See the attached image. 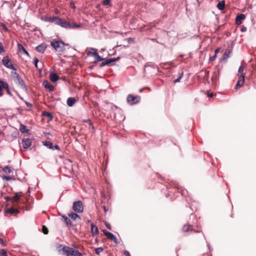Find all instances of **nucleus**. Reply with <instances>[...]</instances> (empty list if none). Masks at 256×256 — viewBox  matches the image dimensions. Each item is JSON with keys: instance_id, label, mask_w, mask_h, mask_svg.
I'll list each match as a JSON object with an SVG mask.
<instances>
[{"instance_id": "1", "label": "nucleus", "mask_w": 256, "mask_h": 256, "mask_svg": "<svg viewBox=\"0 0 256 256\" xmlns=\"http://www.w3.org/2000/svg\"><path fill=\"white\" fill-rule=\"evenodd\" d=\"M56 20V24L65 28H80L82 26V24H76L74 22H71L69 21H67L65 19L60 18H58Z\"/></svg>"}, {"instance_id": "2", "label": "nucleus", "mask_w": 256, "mask_h": 256, "mask_svg": "<svg viewBox=\"0 0 256 256\" xmlns=\"http://www.w3.org/2000/svg\"><path fill=\"white\" fill-rule=\"evenodd\" d=\"M51 46L58 52H63L65 50L64 46H68V44H65L62 40H53L50 42Z\"/></svg>"}, {"instance_id": "3", "label": "nucleus", "mask_w": 256, "mask_h": 256, "mask_svg": "<svg viewBox=\"0 0 256 256\" xmlns=\"http://www.w3.org/2000/svg\"><path fill=\"white\" fill-rule=\"evenodd\" d=\"M62 250L66 256H82L81 253L78 250L67 246H63Z\"/></svg>"}, {"instance_id": "4", "label": "nucleus", "mask_w": 256, "mask_h": 256, "mask_svg": "<svg viewBox=\"0 0 256 256\" xmlns=\"http://www.w3.org/2000/svg\"><path fill=\"white\" fill-rule=\"evenodd\" d=\"M2 62L3 65L6 68L16 70V68L12 63L11 60L9 58L8 56H6L3 57Z\"/></svg>"}, {"instance_id": "5", "label": "nucleus", "mask_w": 256, "mask_h": 256, "mask_svg": "<svg viewBox=\"0 0 256 256\" xmlns=\"http://www.w3.org/2000/svg\"><path fill=\"white\" fill-rule=\"evenodd\" d=\"M126 100L130 104L134 105L140 102V96H133L130 94L128 96Z\"/></svg>"}, {"instance_id": "6", "label": "nucleus", "mask_w": 256, "mask_h": 256, "mask_svg": "<svg viewBox=\"0 0 256 256\" xmlns=\"http://www.w3.org/2000/svg\"><path fill=\"white\" fill-rule=\"evenodd\" d=\"M72 208L76 212H82L84 210L82 202L80 200L74 202Z\"/></svg>"}, {"instance_id": "7", "label": "nucleus", "mask_w": 256, "mask_h": 256, "mask_svg": "<svg viewBox=\"0 0 256 256\" xmlns=\"http://www.w3.org/2000/svg\"><path fill=\"white\" fill-rule=\"evenodd\" d=\"M104 235L110 240H112L116 244H117V240L115 236L112 233L108 232L106 230H102Z\"/></svg>"}, {"instance_id": "8", "label": "nucleus", "mask_w": 256, "mask_h": 256, "mask_svg": "<svg viewBox=\"0 0 256 256\" xmlns=\"http://www.w3.org/2000/svg\"><path fill=\"white\" fill-rule=\"evenodd\" d=\"M244 74H242L238 77V80L236 85V88L238 89V88L242 86L244 82Z\"/></svg>"}, {"instance_id": "9", "label": "nucleus", "mask_w": 256, "mask_h": 256, "mask_svg": "<svg viewBox=\"0 0 256 256\" xmlns=\"http://www.w3.org/2000/svg\"><path fill=\"white\" fill-rule=\"evenodd\" d=\"M16 80H17L18 84L20 86V88L24 90H26V86L25 82L24 80L22 79L21 76L20 75L17 76V78H16Z\"/></svg>"}, {"instance_id": "10", "label": "nucleus", "mask_w": 256, "mask_h": 256, "mask_svg": "<svg viewBox=\"0 0 256 256\" xmlns=\"http://www.w3.org/2000/svg\"><path fill=\"white\" fill-rule=\"evenodd\" d=\"M90 50L92 51H94V56L95 58V60L94 61V63H96L98 62H101V61H102L104 60V58H102L101 56H100L98 54L97 52H96V50L94 48H90Z\"/></svg>"}, {"instance_id": "11", "label": "nucleus", "mask_w": 256, "mask_h": 256, "mask_svg": "<svg viewBox=\"0 0 256 256\" xmlns=\"http://www.w3.org/2000/svg\"><path fill=\"white\" fill-rule=\"evenodd\" d=\"M22 144L24 149L28 148L32 144V140L29 138L23 139L22 140Z\"/></svg>"}, {"instance_id": "12", "label": "nucleus", "mask_w": 256, "mask_h": 256, "mask_svg": "<svg viewBox=\"0 0 256 256\" xmlns=\"http://www.w3.org/2000/svg\"><path fill=\"white\" fill-rule=\"evenodd\" d=\"M182 230L184 232L194 231L195 232H201L200 230H194L192 228V226L189 225V224L184 225L183 226V228H182Z\"/></svg>"}, {"instance_id": "13", "label": "nucleus", "mask_w": 256, "mask_h": 256, "mask_svg": "<svg viewBox=\"0 0 256 256\" xmlns=\"http://www.w3.org/2000/svg\"><path fill=\"white\" fill-rule=\"evenodd\" d=\"M46 48V44L42 43V44L38 45V46H37L36 48V50L38 52L43 54L45 52Z\"/></svg>"}, {"instance_id": "14", "label": "nucleus", "mask_w": 256, "mask_h": 256, "mask_svg": "<svg viewBox=\"0 0 256 256\" xmlns=\"http://www.w3.org/2000/svg\"><path fill=\"white\" fill-rule=\"evenodd\" d=\"M245 15L244 14H240L238 15L236 18V24L238 25H240L242 23V21L245 18Z\"/></svg>"}, {"instance_id": "15", "label": "nucleus", "mask_w": 256, "mask_h": 256, "mask_svg": "<svg viewBox=\"0 0 256 256\" xmlns=\"http://www.w3.org/2000/svg\"><path fill=\"white\" fill-rule=\"evenodd\" d=\"M50 78L52 82H55L58 81L60 78V77L56 74L53 72H51L50 74Z\"/></svg>"}, {"instance_id": "16", "label": "nucleus", "mask_w": 256, "mask_h": 256, "mask_svg": "<svg viewBox=\"0 0 256 256\" xmlns=\"http://www.w3.org/2000/svg\"><path fill=\"white\" fill-rule=\"evenodd\" d=\"M68 215L70 218L76 222H80L81 220L80 217L74 212H71L69 213Z\"/></svg>"}, {"instance_id": "17", "label": "nucleus", "mask_w": 256, "mask_h": 256, "mask_svg": "<svg viewBox=\"0 0 256 256\" xmlns=\"http://www.w3.org/2000/svg\"><path fill=\"white\" fill-rule=\"evenodd\" d=\"M44 86L45 88L48 89L49 91L52 92L54 90V86L50 84L48 80H44L43 82Z\"/></svg>"}, {"instance_id": "18", "label": "nucleus", "mask_w": 256, "mask_h": 256, "mask_svg": "<svg viewBox=\"0 0 256 256\" xmlns=\"http://www.w3.org/2000/svg\"><path fill=\"white\" fill-rule=\"evenodd\" d=\"M116 62L115 59H110V58L106 59L100 64V66L103 67L106 65H110V64L112 62Z\"/></svg>"}, {"instance_id": "19", "label": "nucleus", "mask_w": 256, "mask_h": 256, "mask_svg": "<svg viewBox=\"0 0 256 256\" xmlns=\"http://www.w3.org/2000/svg\"><path fill=\"white\" fill-rule=\"evenodd\" d=\"M76 100L75 98L70 97L67 99L66 103L68 106H72L76 102Z\"/></svg>"}, {"instance_id": "20", "label": "nucleus", "mask_w": 256, "mask_h": 256, "mask_svg": "<svg viewBox=\"0 0 256 256\" xmlns=\"http://www.w3.org/2000/svg\"><path fill=\"white\" fill-rule=\"evenodd\" d=\"M18 48L20 52H22L26 54L27 56H30V54L26 48L20 44H18Z\"/></svg>"}, {"instance_id": "21", "label": "nucleus", "mask_w": 256, "mask_h": 256, "mask_svg": "<svg viewBox=\"0 0 256 256\" xmlns=\"http://www.w3.org/2000/svg\"><path fill=\"white\" fill-rule=\"evenodd\" d=\"M91 232L93 236L96 235L98 233V228L93 224H90Z\"/></svg>"}, {"instance_id": "22", "label": "nucleus", "mask_w": 256, "mask_h": 256, "mask_svg": "<svg viewBox=\"0 0 256 256\" xmlns=\"http://www.w3.org/2000/svg\"><path fill=\"white\" fill-rule=\"evenodd\" d=\"M58 16L46 17L44 18V20L50 22H54L56 24Z\"/></svg>"}, {"instance_id": "23", "label": "nucleus", "mask_w": 256, "mask_h": 256, "mask_svg": "<svg viewBox=\"0 0 256 256\" xmlns=\"http://www.w3.org/2000/svg\"><path fill=\"white\" fill-rule=\"evenodd\" d=\"M42 144H43L44 146H46L48 148L50 149H52V150L53 149V145L54 144L52 142H51L50 141L46 140V141H43Z\"/></svg>"}, {"instance_id": "24", "label": "nucleus", "mask_w": 256, "mask_h": 256, "mask_svg": "<svg viewBox=\"0 0 256 256\" xmlns=\"http://www.w3.org/2000/svg\"><path fill=\"white\" fill-rule=\"evenodd\" d=\"M6 213H10L12 214H16L19 212V210L17 209L11 208H7L6 210Z\"/></svg>"}, {"instance_id": "25", "label": "nucleus", "mask_w": 256, "mask_h": 256, "mask_svg": "<svg viewBox=\"0 0 256 256\" xmlns=\"http://www.w3.org/2000/svg\"><path fill=\"white\" fill-rule=\"evenodd\" d=\"M62 218L64 219V220L65 222L66 223V225L68 226H72V224L70 218H68L67 216H62Z\"/></svg>"}, {"instance_id": "26", "label": "nucleus", "mask_w": 256, "mask_h": 256, "mask_svg": "<svg viewBox=\"0 0 256 256\" xmlns=\"http://www.w3.org/2000/svg\"><path fill=\"white\" fill-rule=\"evenodd\" d=\"M2 86L3 88H5L6 90V92L8 93V94H9L10 96L12 95L9 88V86L8 83H6V82H2Z\"/></svg>"}, {"instance_id": "27", "label": "nucleus", "mask_w": 256, "mask_h": 256, "mask_svg": "<svg viewBox=\"0 0 256 256\" xmlns=\"http://www.w3.org/2000/svg\"><path fill=\"white\" fill-rule=\"evenodd\" d=\"M225 7V2L224 0H222L219 2L217 4V8L220 10H223Z\"/></svg>"}, {"instance_id": "28", "label": "nucleus", "mask_w": 256, "mask_h": 256, "mask_svg": "<svg viewBox=\"0 0 256 256\" xmlns=\"http://www.w3.org/2000/svg\"><path fill=\"white\" fill-rule=\"evenodd\" d=\"M20 130L22 133H28V130L22 124H20Z\"/></svg>"}, {"instance_id": "29", "label": "nucleus", "mask_w": 256, "mask_h": 256, "mask_svg": "<svg viewBox=\"0 0 256 256\" xmlns=\"http://www.w3.org/2000/svg\"><path fill=\"white\" fill-rule=\"evenodd\" d=\"M2 170L6 174H10L12 172L11 168L9 166H6L2 168Z\"/></svg>"}, {"instance_id": "30", "label": "nucleus", "mask_w": 256, "mask_h": 256, "mask_svg": "<svg viewBox=\"0 0 256 256\" xmlns=\"http://www.w3.org/2000/svg\"><path fill=\"white\" fill-rule=\"evenodd\" d=\"M21 196V194H20L18 192H16L12 200L14 202H17Z\"/></svg>"}, {"instance_id": "31", "label": "nucleus", "mask_w": 256, "mask_h": 256, "mask_svg": "<svg viewBox=\"0 0 256 256\" xmlns=\"http://www.w3.org/2000/svg\"><path fill=\"white\" fill-rule=\"evenodd\" d=\"M182 76H183V72L182 70L181 72L179 73L178 78L174 80V82L176 83V82H179Z\"/></svg>"}, {"instance_id": "32", "label": "nucleus", "mask_w": 256, "mask_h": 256, "mask_svg": "<svg viewBox=\"0 0 256 256\" xmlns=\"http://www.w3.org/2000/svg\"><path fill=\"white\" fill-rule=\"evenodd\" d=\"M104 249L102 247H98L95 248V253L97 255H99L101 252L103 251Z\"/></svg>"}, {"instance_id": "33", "label": "nucleus", "mask_w": 256, "mask_h": 256, "mask_svg": "<svg viewBox=\"0 0 256 256\" xmlns=\"http://www.w3.org/2000/svg\"><path fill=\"white\" fill-rule=\"evenodd\" d=\"M38 59L36 57H34L33 60V63L36 68H38Z\"/></svg>"}, {"instance_id": "34", "label": "nucleus", "mask_w": 256, "mask_h": 256, "mask_svg": "<svg viewBox=\"0 0 256 256\" xmlns=\"http://www.w3.org/2000/svg\"><path fill=\"white\" fill-rule=\"evenodd\" d=\"M42 232L45 234H46L48 233V228L44 225L42 226Z\"/></svg>"}, {"instance_id": "35", "label": "nucleus", "mask_w": 256, "mask_h": 256, "mask_svg": "<svg viewBox=\"0 0 256 256\" xmlns=\"http://www.w3.org/2000/svg\"><path fill=\"white\" fill-rule=\"evenodd\" d=\"M0 256H8L7 252L4 249L0 250Z\"/></svg>"}, {"instance_id": "36", "label": "nucleus", "mask_w": 256, "mask_h": 256, "mask_svg": "<svg viewBox=\"0 0 256 256\" xmlns=\"http://www.w3.org/2000/svg\"><path fill=\"white\" fill-rule=\"evenodd\" d=\"M230 54V51H226L223 55V60L227 59L229 57Z\"/></svg>"}, {"instance_id": "37", "label": "nucleus", "mask_w": 256, "mask_h": 256, "mask_svg": "<svg viewBox=\"0 0 256 256\" xmlns=\"http://www.w3.org/2000/svg\"><path fill=\"white\" fill-rule=\"evenodd\" d=\"M245 68V67L244 65L242 64L238 68V72L239 73H242Z\"/></svg>"}, {"instance_id": "38", "label": "nucleus", "mask_w": 256, "mask_h": 256, "mask_svg": "<svg viewBox=\"0 0 256 256\" xmlns=\"http://www.w3.org/2000/svg\"><path fill=\"white\" fill-rule=\"evenodd\" d=\"M2 178L3 180H10L12 179V178L10 176H2Z\"/></svg>"}, {"instance_id": "39", "label": "nucleus", "mask_w": 256, "mask_h": 256, "mask_svg": "<svg viewBox=\"0 0 256 256\" xmlns=\"http://www.w3.org/2000/svg\"><path fill=\"white\" fill-rule=\"evenodd\" d=\"M110 2V0H104L103 2H102V4L104 6H106V5H108Z\"/></svg>"}, {"instance_id": "40", "label": "nucleus", "mask_w": 256, "mask_h": 256, "mask_svg": "<svg viewBox=\"0 0 256 256\" xmlns=\"http://www.w3.org/2000/svg\"><path fill=\"white\" fill-rule=\"evenodd\" d=\"M4 52V49L2 44L0 42V53H2Z\"/></svg>"}, {"instance_id": "41", "label": "nucleus", "mask_w": 256, "mask_h": 256, "mask_svg": "<svg viewBox=\"0 0 256 256\" xmlns=\"http://www.w3.org/2000/svg\"><path fill=\"white\" fill-rule=\"evenodd\" d=\"M90 50L88 52L87 55L88 56H94V51L90 50V48H89Z\"/></svg>"}, {"instance_id": "42", "label": "nucleus", "mask_w": 256, "mask_h": 256, "mask_svg": "<svg viewBox=\"0 0 256 256\" xmlns=\"http://www.w3.org/2000/svg\"><path fill=\"white\" fill-rule=\"evenodd\" d=\"M84 122H88L90 124V126H91L92 128H94V126L92 122H91V121L90 120H84Z\"/></svg>"}, {"instance_id": "43", "label": "nucleus", "mask_w": 256, "mask_h": 256, "mask_svg": "<svg viewBox=\"0 0 256 256\" xmlns=\"http://www.w3.org/2000/svg\"><path fill=\"white\" fill-rule=\"evenodd\" d=\"M1 26H2V27L3 28L4 30L6 31V32H8V28L4 24H1Z\"/></svg>"}, {"instance_id": "44", "label": "nucleus", "mask_w": 256, "mask_h": 256, "mask_svg": "<svg viewBox=\"0 0 256 256\" xmlns=\"http://www.w3.org/2000/svg\"><path fill=\"white\" fill-rule=\"evenodd\" d=\"M216 54H214L212 56L210 57V62H213L214 60L216 59Z\"/></svg>"}, {"instance_id": "45", "label": "nucleus", "mask_w": 256, "mask_h": 256, "mask_svg": "<svg viewBox=\"0 0 256 256\" xmlns=\"http://www.w3.org/2000/svg\"><path fill=\"white\" fill-rule=\"evenodd\" d=\"M54 149L58 150H60V148L59 146L57 144H55L54 146L53 145V149L52 150H54Z\"/></svg>"}, {"instance_id": "46", "label": "nucleus", "mask_w": 256, "mask_h": 256, "mask_svg": "<svg viewBox=\"0 0 256 256\" xmlns=\"http://www.w3.org/2000/svg\"><path fill=\"white\" fill-rule=\"evenodd\" d=\"M220 48H216L215 51H214V52H215V54L216 56L220 52Z\"/></svg>"}, {"instance_id": "47", "label": "nucleus", "mask_w": 256, "mask_h": 256, "mask_svg": "<svg viewBox=\"0 0 256 256\" xmlns=\"http://www.w3.org/2000/svg\"><path fill=\"white\" fill-rule=\"evenodd\" d=\"M124 254L126 256H130V252L127 250L124 252Z\"/></svg>"}, {"instance_id": "48", "label": "nucleus", "mask_w": 256, "mask_h": 256, "mask_svg": "<svg viewBox=\"0 0 256 256\" xmlns=\"http://www.w3.org/2000/svg\"><path fill=\"white\" fill-rule=\"evenodd\" d=\"M12 74L13 76H15L16 78H17V76L18 75H19L16 72H12Z\"/></svg>"}, {"instance_id": "49", "label": "nucleus", "mask_w": 256, "mask_h": 256, "mask_svg": "<svg viewBox=\"0 0 256 256\" xmlns=\"http://www.w3.org/2000/svg\"><path fill=\"white\" fill-rule=\"evenodd\" d=\"M2 87V86H0V96H2L3 94Z\"/></svg>"}, {"instance_id": "50", "label": "nucleus", "mask_w": 256, "mask_h": 256, "mask_svg": "<svg viewBox=\"0 0 256 256\" xmlns=\"http://www.w3.org/2000/svg\"><path fill=\"white\" fill-rule=\"evenodd\" d=\"M208 98H212L213 96V94L212 93H210L208 92Z\"/></svg>"}, {"instance_id": "51", "label": "nucleus", "mask_w": 256, "mask_h": 256, "mask_svg": "<svg viewBox=\"0 0 256 256\" xmlns=\"http://www.w3.org/2000/svg\"><path fill=\"white\" fill-rule=\"evenodd\" d=\"M106 228H107L108 229H109V230H110V224L107 223V224H106Z\"/></svg>"}, {"instance_id": "52", "label": "nucleus", "mask_w": 256, "mask_h": 256, "mask_svg": "<svg viewBox=\"0 0 256 256\" xmlns=\"http://www.w3.org/2000/svg\"><path fill=\"white\" fill-rule=\"evenodd\" d=\"M246 30V27H243L241 28V31L242 32H244Z\"/></svg>"}, {"instance_id": "53", "label": "nucleus", "mask_w": 256, "mask_h": 256, "mask_svg": "<svg viewBox=\"0 0 256 256\" xmlns=\"http://www.w3.org/2000/svg\"><path fill=\"white\" fill-rule=\"evenodd\" d=\"M26 106H28V107H31V106H32V104H30V103H29V102H26Z\"/></svg>"}, {"instance_id": "54", "label": "nucleus", "mask_w": 256, "mask_h": 256, "mask_svg": "<svg viewBox=\"0 0 256 256\" xmlns=\"http://www.w3.org/2000/svg\"><path fill=\"white\" fill-rule=\"evenodd\" d=\"M4 198H5V200H6L7 202L9 201V200H10V198L9 196H5V197H4Z\"/></svg>"}, {"instance_id": "55", "label": "nucleus", "mask_w": 256, "mask_h": 256, "mask_svg": "<svg viewBox=\"0 0 256 256\" xmlns=\"http://www.w3.org/2000/svg\"><path fill=\"white\" fill-rule=\"evenodd\" d=\"M102 207H103L104 212H105V213H106L107 212V211H108V210L106 209V206H104Z\"/></svg>"}, {"instance_id": "56", "label": "nucleus", "mask_w": 256, "mask_h": 256, "mask_svg": "<svg viewBox=\"0 0 256 256\" xmlns=\"http://www.w3.org/2000/svg\"><path fill=\"white\" fill-rule=\"evenodd\" d=\"M144 88L147 89V90L151 91V88L149 87H148V86L144 87Z\"/></svg>"}, {"instance_id": "57", "label": "nucleus", "mask_w": 256, "mask_h": 256, "mask_svg": "<svg viewBox=\"0 0 256 256\" xmlns=\"http://www.w3.org/2000/svg\"><path fill=\"white\" fill-rule=\"evenodd\" d=\"M0 243L1 244H4V240H2V238H0Z\"/></svg>"}, {"instance_id": "58", "label": "nucleus", "mask_w": 256, "mask_h": 256, "mask_svg": "<svg viewBox=\"0 0 256 256\" xmlns=\"http://www.w3.org/2000/svg\"><path fill=\"white\" fill-rule=\"evenodd\" d=\"M144 89H145V88H140V89L139 90V92H142V90H144Z\"/></svg>"}, {"instance_id": "59", "label": "nucleus", "mask_w": 256, "mask_h": 256, "mask_svg": "<svg viewBox=\"0 0 256 256\" xmlns=\"http://www.w3.org/2000/svg\"><path fill=\"white\" fill-rule=\"evenodd\" d=\"M48 116H50V118H52V115H51V114L50 113H48Z\"/></svg>"}, {"instance_id": "60", "label": "nucleus", "mask_w": 256, "mask_h": 256, "mask_svg": "<svg viewBox=\"0 0 256 256\" xmlns=\"http://www.w3.org/2000/svg\"><path fill=\"white\" fill-rule=\"evenodd\" d=\"M208 248H209L210 250H211L210 246V244H208Z\"/></svg>"}, {"instance_id": "61", "label": "nucleus", "mask_w": 256, "mask_h": 256, "mask_svg": "<svg viewBox=\"0 0 256 256\" xmlns=\"http://www.w3.org/2000/svg\"><path fill=\"white\" fill-rule=\"evenodd\" d=\"M116 60V61L117 60H119L120 59V57H118L116 58H114Z\"/></svg>"}, {"instance_id": "62", "label": "nucleus", "mask_w": 256, "mask_h": 256, "mask_svg": "<svg viewBox=\"0 0 256 256\" xmlns=\"http://www.w3.org/2000/svg\"><path fill=\"white\" fill-rule=\"evenodd\" d=\"M2 82H4V81H2L0 78V84H2Z\"/></svg>"}, {"instance_id": "63", "label": "nucleus", "mask_w": 256, "mask_h": 256, "mask_svg": "<svg viewBox=\"0 0 256 256\" xmlns=\"http://www.w3.org/2000/svg\"><path fill=\"white\" fill-rule=\"evenodd\" d=\"M1 168V166H0V168Z\"/></svg>"}]
</instances>
